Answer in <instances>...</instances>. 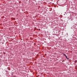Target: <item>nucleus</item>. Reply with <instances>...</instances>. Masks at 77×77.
<instances>
[{
	"label": "nucleus",
	"mask_w": 77,
	"mask_h": 77,
	"mask_svg": "<svg viewBox=\"0 0 77 77\" xmlns=\"http://www.w3.org/2000/svg\"><path fill=\"white\" fill-rule=\"evenodd\" d=\"M63 54V55H64V56H65L66 57V58H67V59H68V60L69 59V58H68L67 56H66V54Z\"/></svg>",
	"instance_id": "obj_1"
},
{
	"label": "nucleus",
	"mask_w": 77,
	"mask_h": 77,
	"mask_svg": "<svg viewBox=\"0 0 77 77\" xmlns=\"http://www.w3.org/2000/svg\"><path fill=\"white\" fill-rule=\"evenodd\" d=\"M62 62H63V61H62Z\"/></svg>",
	"instance_id": "obj_2"
}]
</instances>
